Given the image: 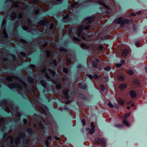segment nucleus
Here are the masks:
<instances>
[{
	"label": "nucleus",
	"mask_w": 147,
	"mask_h": 147,
	"mask_svg": "<svg viewBox=\"0 0 147 147\" xmlns=\"http://www.w3.org/2000/svg\"><path fill=\"white\" fill-rule=\"evenodd\" d=\"M6 80L8 82L15 80L19 82L15 83V84H8V87L11 89L18 88L21 90H22V87L26 89L28 87L26 83L17 77L8 76L6 78Z\"/></svg>",
	"instance_id": "1"
},
{
	"label": "nucleus",
	"mask_w": 147,
	"mask_h": 147,
	"mask_svg": "<svg viewBox=\"0 0 147 147\" xmlns=\"http://www.w3.org/2000/svg\"><path fill=\"white\" fill-rule=\"evenodd\" d=\"M94 17H88L86 18L85 21L87 24V25L85 26L84 25H82L78 28V32L77 34L78 36L80 37V36L81 32L83 29L87 30L89 28L90 26L89 24L92 22L94 20Z\"/></svg>",
	"instance_id": "2"
},
{
	"label": "nucleus",
	"mask_w": 147,
	"mask_h": 147,
	"mask_svg": "<svg viewBox=\"0 0 147 147\" xmlns=\"http://www.w3.org/2000/svg\"><path fill=\"white\" fill-rule=\"evenodd\" d=\"M94 142H95V144L96 145H98L100 142H101L102 146L103 147L106 146V141L104 139H100L98 138H96L94 139Z\"/></svg>",
	"instance_id": "3"
},
{
	"label": "nucleus",
	"mask_w": 147,
	"mask_h": 147,
	"mask_svg": "<svg viewBox=\"0 0 147 147\" xmlns=\"http://www.w3.org/2000/svg\"><path fill=\"white\" fill-rule=\"evenodd\" d=\"M39 24L40 26H46L48 24V21L47 20H42L39 22Z\"/></svg>",
	"instance_id": "4"
},
{
	"label": "nucleus",
	"mask_w": 147,
	"mask_h": 147,
	"mask_svg": "<svg viewBox=\"0 0 147 147\" xmlns=\"http://www.w3.org/2000/svg\"><path fill=\"white\" fill-rule=\"evenodd\" d=\"M132 20H130L129 21L127 19L124 20L121 24L120 25L121 27L123 26L124 25L127 24L129 21L131 22Z\"/></svg>",
	"instance_id": "5"
},
{
	"label": "nucleus",
	"mask_w": 147,
	"mask_h": 147,
	"mask_svg": "<svg viewBox=\"0 0 147 147\" xmlns=\"http://www.w3.org/2000/svg\"><path fill=\"white\" fill-rule=\"evenodd\" d=\"M128 52V50L127 49H125L123 50L121 53V55L123 57H125L127 55Z\"/></svg>",
	"instance_id": "6"
},
{
	"label": "nucleus",
	"mask_w": 147,
	"mask_h": 147,
	"mask_svg": "<svg viewBox=\"0 0 147 147\" xmlns=\"http://www.w3.org/2000/svg\"><path fill=\"white\" fill-rule=\"evenodd\" d=\"M69 90L67 89L64 90L63 92V94L65 96V98L66 99H68L69 98V96L67 95V93L68 92Z\"/></svg>",
	"instance_id": "7"
},
{
	"label": "nucleus",
	"mask_w": 147,
	"mask_h": 147,
	"mask_svg": "<svg viewBox=\"0 0 147 147\" xmlns=\"http://www.w3.org/2000/svg\"><path fill=\"white\" fill-rule=\"evenodd\" d=\"M130 95L132 98L135 97L136 95V92L134 90H131L130 92Z\"/></svg>",
	"instance_id": "8"
},
{
	"label": "nucleus",
	"mask_w": 147,
	"mask_h": 147,
	"mask_svg": "<svg viewBox=\"0 0 147 147\" xmlns=\"http://www.w3.org/2000/svg\"><path fill=\"white\" fill-rule=\"evenodd\" d=\"M127 87V85L126 84H121L119 87L120 89L122 90L126 88Z\"/></svg>",
	"instance_id": "9"
},
{
	"label": "nucleus",
	"mask_w": 147,
	"mask_h": 147,
	"mask_svg": "<svg viewBox=\"0 0 147 147\" xmlns=\"http://www.w3.org/2000/svg\"><path fill=\"white\" fill-rule=\"evenodd\" d=\"M123 18L122 17L118 18L117 19H115L114 21V22L116 24H119L122 20Z\"/></svg>",
	"instance_id": "10"
},
{
	"label": "nucleus",
	"mask_w": 147,
	"mask_h": 147,
	"mask_svg": "<svg viewBox=\"0 0 147 147\" xmlns=\"http://www.w3.org/2000/svg\"><path fill=\"white\" fill-rule=\"evenodd\" d=\"M3 37L4 38H6L7 37V36L6 32L5 29H4L3 31Z\"/></svg>",
	"instance_id": "11"
},
{
	"label": "nucleus",
	"mask_w": 147,
	"mask_h": 147,
	"mask_svg": "<svg viewBox=\"0 0 147 147\" xmlns=\"http://www.w3.org/2000/svg\"><path fill=\"white\" fill-rule=\"evenodd\" d=\"M14 142L16 145L17 146L20 142V138H17L16 140L14 141Z\"/></svg>",
	"instance_id": "12"
},
{
	"label": "nucleus",
	"mask_w": 147,
	"mask_h": 147,
	"mask_svg": "<svg viewBox=\"0 0 147 147\" xmlns=\"http://www.w3.org/2000/svg\"><path fill=\"white\" fill-rule=\"evenodd\" d=\"M79 87L82 89H85L87 87V86L86 84H81V85H79Z\"/></svg>",
	"instance_id": "13"
},
{
	"label": "nucleus",
	"mask_w": 147,
	"mask_h": 147,
	"mask_svg": "<svg viewBox=\"0 0 147 147\" xmlns=\"http://www.w3.org/2000/svg\"><path fill=\"white\" fill-rule=\"evenodd\" d=\"M28 81L31 83H33L34 82V80L30 77L28 78Z\"/></svg>",
	"instance_id": "14"
},
{
	"label": "nucleus",
	"mask_w": 147,
	"mask_h": 147,
	"mask_svg": "<svg viewBox=\"0 0 147 147\" xmlns=\"http://www.w3.org/2000/svg\"><path fill=\"white\" fill-rule=\"evenodd\" d=\"M99 3L100 4H101L102 5H103L105 7V8H106L107 9H109V7H108V6H107V5H105V4L104 3V2H99Z\"/></svg>",
	"instance_id": "15"
},
{
	"label": "nucleus",
	"mask_w": 147,
	"mask_h": 147,
	"mask_svg": "<svg viewBox=\"0 0 147 147\" xmlns=\"http://www.w3.org/2000/svg\"><path fill=\"white\" fill-rule=\"evenodd\" d=\"M46 56L47 57H50L51 55V52L49 51H46Z\"/></svg>",
	"instance_id": "16"
},
{
	"label": "nucleus",
	"mask_w": 147,
	"mask_h": 147,
	"mask_svg": "<svg viewBox=\"0 0 147 147\" xmlns=\"http://www.w3.org/2000/svg\"><path fill=\"white\" fill-rule=\"evenodd\" d=\"M118 103L121 105H123L124 102L123 100L121 98H119V99L118 100Z\"/></svg>",
	"instance_id": "17"
},
{
	"label": "nucleus",
	"mask_w": 147,
	"mask_h": 147,
	"mask_svg": "<svg viewBox=\"0 0 147 147\" xmlns=\"http://www.w3.org/2000/svg\"><path fill=\"white\" fill-rule=\"evenodd\" d=\"M16 17V14L15 13H12L11 14V18L12 19H14Z\"/></svg>",
	"instance_id": "18"
},
{
	"label": "nucleus",
	"mask_w": 147,
	"mask_h": 147,
	"mask_svg": "<svg viewBox=\"0 0 147 147\" xmlns=\"http://www.w3.org/2000/svg\"><path fill=\"white\" fill-rule=\"evenodd\" d=\"M49 72L51 74V75L53 77H54L55 75V72L52 70H49Z\"/></svg>",
	"instance_id": "19"
},
{
	"label": "nucleus",
	"mask_w": 147,
	"mask_h": 147,
	"mask_svg": "<svg viewBox=\"0 0 147 147\" xmlns=\"http://www.w3.org/2000/svg\"><path fill=\"white\" fill-rule=\"evenodd\" d=\"M40 82L43 87H45L46 86V84L45 81L42 80L40 81Z\"/></svg>",
	"instance_id": "20"
},
{
	"label": "nucleus",
	"mask_w": 147,
	"mask_h": 147,
	"mask_svg": "<svg viewBox=\"0 0 147 147\" xmlns=\"http://www.w3.org/2000/svg\"><path fill=\"white\" fill-rule=\"evenodd\" d=\"M5 121L3 118H1L0 120V126L2 125L4 123Z\"/></svg>",
	"instance_id": "21"
},
{
	"label": "nucleus",
	"mask_w": 147,
	"mask_h": 147,
	"mask_svg": "<svg viewBox=\"0 0 147 147\" xmlns=\"http://www.w3.org/2000/svg\"><path fill=\"white\" fill-rule=\"evenodd\" d=\"M51 63L53 64L55 66H57V63L55 60H52L51 61Z\"/></svg>",
	"instance_id": "22"
},
{
	"label": "nucleus",
	"mask_w": 147,
	"mask_h": 147,
	"mask_svg": "<svg viewBox=\"0 0 147 147\" xmlns=\"http://www.w3.org/2000/svg\"><path fill=\"white\" fill-rule=\"evenodd\" d=\"M80 46L82 48L88 49V46L84 44H81Z\"/></svg>",
	"instance_id": "23"
},
{
	"label": "nucleus",
	"mask_w": 147,
	"mask_h": 147,
	"mask_svg": "<svg viewBox=\"0 0 147 147\" xmlns=\"http://www.w3.org/2000/svg\"><path fill=\"white\" fill-rule=\"evenodd\" d=\"M118 80L121 81H123L124 80V79L123 77L122 76H119L118 77Z\"/></svg>",
	"instance_id": "24"
},
{
	"label": "nucleus",
	"mask_w": 147,
	"mask_h": 147,
	"mask_svg": "<svg viewBox=\"0 0 147 147\" xmlns=\"http://www.w3.org/2000/svg\"><path fill=\"white\" fill-rule=\"evenodd\" d=\"M123 124H125L127 126H129V123L127 122V121L125 120H124L123 121Z\"/></svg>",
	"instance_id": "25"
},
{
	"label": "nucleus",
	"mask_w": 147,
	"mask_h": 147,
	"mask_svg": "<svg viewBox=\"0 0 147 147\" xmlns=\"http://www.w3.org/2000/svg\"><path fill=\"white\" fill-rule=\"evenodd\" d=\"M94 128H94V127L91 128L89 131V133L90 134H92L95 131Z\"/></svg>",
	"instance_id": "26"
},
{
	"label": "nucleus",
	"mask_w": 147,
	"mask_h": 147,
	"mask_svg": "<svg viewBox=\"0 0 147 147\" xmlns=\"http://www.w3.org/2000/svg\"><path fill=\"white\" fill-rule=\"evenodd\" d=\"M22 28L24 30L28 31V27L27 26H22Z\"/></svg>",
	"instance_id": "27"
},
{
	"label": "nucleus",
	"mask_w": 147,
	"mask_h": 147,
	"mask_svg": "<svg viewBox=\"0 0 147 147\" xmlns=\"http://www.w3.org/2000/svg\"><path fill=\"white\" fill-rule=\"evenodd\" d=\"M111 69V67L109 66H107L105 67L104 68V69L106 71H109Z\"/></svg>",
	"instance_id": "28"
},
{
	"label": "nucleus",
	"mask_w": 147,
	"mask_h": 147,
	"mask_svg": "<svg viewBox=\"0 0 147 147\" xmlns=\"http://www.w3.org/2000/svg\"><path fill=\"white\" fill-rule=\"evenodd\" d=\"M130 115V113H127L125 114L124 116H123V118L125 119L127 118V117H129Z\"/></svg>",
	"instance_id": "29"
},
{
	"label": "nucleus",
	"mask_w": 147,
	"mask_h": 147,
	"mask_svg": "<svg viewBox=\"0 0 147 147\" xmlns=\"http://www.w3.org/2000/svg\"><path fill=\"white\" fill-rule=\"evenodd\" d=\"M22 12H20L19 13L18 19H20L22 18Z\"/></svg>",
	"instance_id": "30"
},
{
	"label": "nucleus",
	"mask_w": 147,
	"mask_h": 147,
	"mask_svg": "<svg viewBox=\"0 0 147 147\" xmlns=\"http://www.w3.org/2000/svg\"><path fill=\"white\" fill-rule=\"evenodd\" d=\"M57 1V2L55 3H54V5H57L61 3L62 1V0H56Z\"/></svg>",
	"instance_id": "31"
},
{
	"label": "nucleus",
	"mask_w": 147,
	"mask_h": 147,
	"mask_svg": "<svg viewBox=\"0 0 147 147\" xmlns=\"http://www.w3.org/2000/svg\"><path fill=\"white\" fill-rule=\"evenodd\" d=\"M41 9H36L35 11V13L36 14H37L39 13L40 11L41 10Z\"/></svg>",
	"instance_id": "32"
},
{
	"label": "nucleus",
	"mask_w": 147,
	"mask_h": 147,
	"mask_svg": "<svg viewBox=\"0 0 147 147\" xmlns=\"http://www.w3.org/2000/svg\"><path fill=\"white\" fill-rule=\"evenodd\" d=\"M93 66L95 67H97V64L96 63V62H93L92 63Z\"/></svg>",
	"instance_id": "33"
},
{
	"label": "nucleus",
	"mask_w": 147,
	"mask_h": 147,
	"mask_svg": "<svg viewBox=\"0 0 147 147\" xmlns=\"http://www.w3.org/2000/svg\"><path fill=\"white\" fill-rule=\"evenodd\" d=\"M115 126L118 128H121L123 126L121 125H115Z\"/></svg>",
	"instance_id": "34"
},
{
	"label": "nucleus",
	"mask_w": 147,
	"mask_h": 147,
	"mask_svg": "<svg viewBox=\"0 0 147 147\" xmlns=\"http://www.w3.org/2000/svg\"><path fill=\"white\" fill-rule=\"evenodd\" d=\"M128 73L129 75H131L133 74V72L132 70H130L128 71Z\"/></svg>",
	"instance_id": "35"
},
{
	"label": "nucleus",
	"mask_w": 147,
	"mask_h": 147,
	"mask_svg": "<svg viewBox=\"0 0 147 147\" xmlns=\"http://www.w3.org/2000/svg\"><path fill=\"white\" fill-rule=\"evenodd\" d=\"M59 50L60 51H64L65 52L66 51V49L63 47L60 48Z\"/></svg>",
	"instance_id": "36"
},
{
	"label": "nucleus",
	"mask_w": 147,
	"mask_h": 147,
	"mask_svg": "<svg viewBox=\"0 0 147 147\" xmlns=\"http://www.w3.org/2000/svg\"><path fill=\"white\" fill-rule=\"evenodd\" d=\"M63 71L65 73H67L68 72V69L66 68H63Z\"/></svg>",
	"instance_id": "37"
},
{
	"label": "nucleus",
	"mask_w": 147,
	"mask_h": 147,
	"mask_svg": "<svg viewBox=\"0 0 147 147\" xmlns=\"http://www.w3.org/2000/svg\"><path fill=\"white\" fill-rule=\"evenodd\" d=\"M108 105L110 107L112 108L113 107V105L111 103L109 102L108 104Z\"/></svg>",
	"instance_id": "38"
},
{
	"label": "nucleus",
	"mask_w": 147,
	"mask_h": 147,
	"mask_svg": "<svg viewBox=\"0 0 147 147\" xmlns=\"http://www.w3.org/2000/svg\"><path fill=\"white\" fill-rule=\"evenodd\" d=\"M78 3L77 2H75L71 6L72 7H74L76 5H78Z\"/></svg>",
	"instance_id": "39"
},
{
	"label": "nucleus",
	"mask_w": 147,
	"mask_h": 147,
	"mask_svg": "<svg viewBox=\"0 0 147 147\" xmlns=\"http://www.w3.org/2000/svg\"><path fill=\"white\" fill-rule=\"evenodd\" d=\"M121 66V63H117L116 64V67H119Z\"/></svg>",
	"instance_id": "40"
},
{
	"label": "nucleus",
	"mask_w": 147,
	"mask_h": 147,
	"mask_svg": "<svg viewBox=\"0 0 147 147\" xmlns=\"http://www.w3.org/2000/svg\"><path fill=\"white\" fill-rule=\"evenodd\" d=\"M100 88L101 90H103L105 89V87L103 85H101L100 86Z\"/></svg>",
	"instance_id": "41"
},
{
	"label": "nucleus",
	"mask_w": 147,
	"mask_h": 147,
	"mask_svg": "<svg viewBox=\"0 0 147 147\" xmlns=\"http://www.w3.org/2000/svg\"><path fill=\"white\" fill-rule=\"evenodd\" d=\"M90 125L92 128L94 127V128H95V126L94 125V123L93 122L91 123Z\"/></svg>",
	"instance_id": "42"
},
{
	"label": "nucleus",
	"mask_w": 147,
	"mask_h": 147,
	"mask_svg": "<svg viewBox=\"0 0 147 147\" xmlns=\"http://www.w3.org/2000/svg\"><path fill=\"white\" fill-rule=\"evenodd\" d=\"M61 84L57 85L56 86V88L57 89H59L61 88Z\"/></svg>",
	"instance_id": "43"
},
{
	"label": "nucleus",
	"mask_w": 147,
	"mask_h": 147,
	"mask_svg": "<svg viewBox=\"0 0 147 147\" xmlns=\"http://www.w3.org/2000/svg\"><path fill=\"white\" fill-rule=\"evenodd\" d=\"M46 69L45 68H43L42 70H41V72L42 73L45 72V73L46 72Z\"/></svg>",
	"instance_id": "44"
},
{
	"label": "nucleus",
	"mask_w": 147,
	"mask_h": 147,
	"mask_svg": "<svg viewBox=\"0 0 147 147\" xmlns=\"http://www.w3.org/2000/svg\"><path fill=\"white\" fill-rule=\"evenodd\" d=\"M82 124H83V125H85V124H86V122H85V121H84V119H82Z\"/></svg>",
	"instance_id": "45"
},
{
	"label": "nucleus",
	"mask_w": 147,
	"mask_h": 147,
	"mask_svg": "<svg viewBox=\"0 0 147 147\" xmlns=\"http://www.w3.org/2000/svg\"><path fill=\"white\" fill-rule=\"evenodd\" d=\"M45 77H46V78H47L48 79H50L49 76L48 74H47L46 73H45Z\"/></svg>",
	"instance_id": "46"
},
{
	"label": "nucleus",
	"mask_w": 147,
	"mask_h": 147,
	"mask_svg": "<svg viewBox=\"0 0 147 147\" xmlns=\"http://www.w3.org/2000/svg\"><path fill=\"white\" fill-rule=\"evenodd\" d=\"M68 15L67 14L65 17H64L63 18V20H65L68 18Z\"/></svg>",
	"instance_id": "47"
},
{
	"label": "nucleus",
	"mask_w": 147,
	"mask_h": 147,
	"mask_svg": "<svg viewBox=\"0 0 147 147\" xmlns=\"http://www.w3.org/2000/svg\"><path fill=\"white\" fill-rule=\"evenodd\" d=\"M51 81L54 84H55L57 83V82L56 81L53 80H52L51 79Z\"/></svg>",
	"instance_id": "48"
},
{
	"label": "nucleus",
	"mask_w": 147,
	"mask_h": 147,
	"mask_svg": "<svg viewBox=\"0 0 147 147\" xmlns=\"http://www.w3.org/2000/svg\"><path fill=\"white\" fill-rule=\"evenodd\" d=\"M53 26H54V24H52L50 26V27H49V28L50 29H52L53 28Z\"/></svg>",
	"instance_id": "49"
},
{
	"label": "nucleus",
	"mask_w": 147,
	"mask_h": 147,
	"mask_svg": "<svg viewBox=\"0 0 147 147\" xmlns=\"http://www.w3.org/2000/svg\"><path fill=\"white\" fill-rule=\"evenodd\" d=\"M74 40H76L78 41H80V40L79 38H76L75 37H74Z\"/></svg>",
	"instance_id": "50"
},
{
	"label": "nucleus",
	"mask_w": 147,
	"mask_h": 147,
	"mask_svg": "<svg viewBox=\"0 0 147 147\" xmlns=\"http://www.w3.org/2000/svg\"><path fill=\"white\" fill-rule=\"evenodd\" d=\"M38 2V0H34L33 2L34 4H36Z\"/></svg>",
	"instance_id": "51"
},
{
	"label": "nucleus",
	"mask_w": 147,
	"mask_h": 147,
	"mask_svg": "<svg viewBox=\"0 0 147 147\" xmlns=\"http://www.w3.org/2000/svg\"><path fill=\"white\" fill-rule=\"evenodd\" d=\"M23 122L24 123L26 124L27 123V121L26 119H24L23 120Z\"/></svg>",
	"instance_id": "52"
},
{
	"label": "nucleus",
	"mask_w": 147,
	"mask_h": 147,
	"mask_svg": "<svg viewBox=\"0 0 147 147\" xmlns=\"http://www.w3.org/2000/svg\"><path fill=\"white\" fill-rule=\"evenodd\" d=\"M45 143L46 146H48L49 145V142L47 140H46Z\"/></svg>",
	"instance_id": "53"
},
{
	"label": "nucleus",
	"mask_w": 147,
	"mask_h": 147,
	"mask_svg": "<svg viewBox=\"0 0 147 147\" xmlns=\"http://www.w3.org/2000/svg\"><path fill=\"white\" fill-rule=\"evenodd\" d=\"M93 77L96 79H97L98 78V76L96 74H94L93 76Z\"/></svg>",
	"instance_id": "54"
},
{
	"label": "nucleus",
	"mask_w": 147,
	"mask_h": 147,
	"mask_svg": "<svg viewBox=\"0 0 147 147\" xmlns=\"http://www.w3.org/2000/svg\"><path fill=\"white\" fill-rule=\"evenodd\" d=\"M135 45H136V47H139V42H136V43H135Z\"/></svg>",
	"instance_id": "55"
},
{
	"label": "nucleus",
	"mask_w": 147,
	"mask_h": 147,
	"mask_svg": "<svg viewBox=\"0 0 147 147\" xmlns=\"http://www.w3.org/2000/svg\"><path fill=\"white\" fill-rule=\"evenodd\" d=\"M125 62V61L124 60H122L121 61V65L122 64H123Z\"/></svg>",
	"instance_id": "56"
},
{
	"label": "nucleus",
	"mask_w": 147,
	"mask_h": 147,
	"mask_svg": "<svg viewBox=\"0 0 147 147\" xmlns=\"http://www.w3.org/2000/svg\"><path fill=\"white\" fill-rule=\"evenodd\" d=\"M88 76L90 79H91L93 77L91 75H89Z\"/></svg>",
	"instance_id": "57"
},
{
	"label": "nucleus",
	"mask_w": 147,
	"mask_h": 147,
	"mask_svg": "<svg viewBox=\"0 0 147 147\" xmlns=\"http://www.w3.org/2000/svg\"><path fill=\"white\" fill-rule=\"evenodd\" d=\"M47 139L48 140H51V136H49L47 138Z\"/></svg>",
	"instance_id": "58"
},
{
	"label": "nucleus",
	"mask_w": 147,
	"mask_h": 147,
	"mask_svg": "<svg viewBox=\"0 0 147 147\" xmlns=\"http://www.w3.org/2000/svg\"><path fill=\"white\" fill-rule=\"evenodd\" d=\"M55 139L57 140H59V137H55Z\"/></svg>",
	"instance_id": "59"
},
{
	"label": "nucleus",
	"mask_w": 147,
	"mask_h": 147,
	"mask_svg": "<svg viewBox=\"0 0 147 147\" xmlns=\"http://www.w3.org/2000/svg\"><path fill=\"white\" fill-rule=\"evenodd\" d=\"M115 106L117 108H119V106H118V105H117V104H115Z\"/></svg>",
	"instance_id": "60"
},
{
	"label": "nucleus",
	"mask_w": 147,
	"mask_h": 147,
	"mask_svg": "<svg viewBox=\"0 0 147 147\" xmlns=\"http://www.w3.org/2000/svg\"><path fill=\"white\" fill-rule=\"evenodd\" d=\"M30 67L32 68L33 69L34 67V66L33 65H31Z\"/></svg>",
	"instance_id": "61"
},
{
	"label": "nucleus",
	"mask_w": 147,
	"mask_h": 147,
	"mask_svg": "<svg viewBox=\"0 0 147 147\" xmlns=\"http://www.w3.org/2000/svg\"><path fill=\"white\" fill-rule=\"evenodd\" d=\"M47 45V43H45L43 45V46L44 47H45Z\"/></svg>",
	"instance_id": "62"
},
{
	"label": "nucleus",
	"mask_w": 147,
	"mask_h": 147,
	"mask_svg": "<svg viewBox=\"0 0 147 147\" xmlns=\"http://www.w3.org/2000/svg\"><path fill=\"white\" fill-rule=\"evenodd\" d=\"M136 14L134 13H131V16H135V15Z\"/></svg>",
	"instance_id": "63"
},
{
	"label": "nucleus",
	"mask_w": 147,
	"mask_h": 147,
	"mask_svg": "<svg viewBox=\"0 0 147 147\" xmlns=\"http://www.w3.org/2000/svg\"><path fill=\"white\" fill-rule=\"evenodd\" d=\"M145 71H146V73H147V67H145Z\"/></svg>",
	"instance_id": "64"
}]
</instances>
